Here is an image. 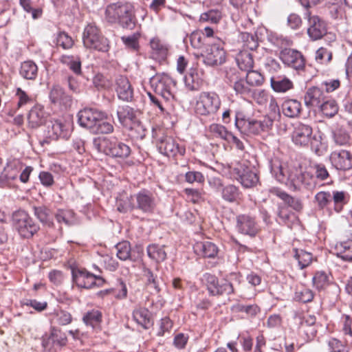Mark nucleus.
<instances>
[{
  "label": "nucleus",
  "instance_id": "nucleus-1",
  "mask_svg": "<svg viewBox=\"0 0 352 352\" xmlns=\"http://www.w3.org/2000/svg\"><path fill=\"white\" fill-rule=\"evenodd\" d=\"M314 169L315 176L309 172H302L296 168L286 170L281 166L277 167V170L272 167V170L278 182L285 183L294 191H302L304 189L314 190L317 186L316 179L324 181L329 177V173L324 164H316Z\"/></svg>",
  "mask_w": 352,
  "mask_h": 352
},
{
  "label": "nucleus",
  "instance_id": "nucleus-2",
  "mask_svg": "<svg viewBox=\"0 0 352 352\" xmlns=\"http://www.w3.org/2000/svg\"><path fill=\"white\" fill-rule=\"evenodd\" d=\"M104 19L109 23L118 24L129 30H133L137 21L134 6L128 1L109 4L105 8Z\"/></svg>",
  "mask_w": 352,
  "mask_h": 352
},
{
  "label": "nucleus",
  "instance_id": "nucleus-3",
  "mask_svg": "<svg viewBox=\"0 0 352 352\" xmlns=\"http://www.w3.org/2000/svg\"><path fill=\"white\" fill-rule=\"evenodd\" d=\"M93 146L97 151L112 158L125 160L131 153L130 146L115 136L94 138Z\"/></svg>",
  "mask_w": 352,
  "mask_h": 352
},
{
  "label": "nucleus",
  "instance_id": "nucleus-4",
  "mask_svg": "<svg viewBox=\"0 0 352 352\" xmlns=\"http://www.w3.org/2000/svg\"><path fill=\"white\" fill-rule=\"evenodd\" d=\"M221 106L219 96L214 91H201L197 96L194 107L197 116L214 120Z\"/></svg>",
  "mask_w": 352,
  "mask_h": 352
},
{
  "label": "nucleus",
  "instance_id": "nucleus-5",
  "mask_svg": "<svg viewBox=\"0 0 352 352\" xmlns=\"http://www.w3.org/2000/svg\"><path fill=\"white\" fill-rule=\"evenodd\" d=\"M292 140L297 146L307 147L310 145L311 150L320 155L322 137L313 134V129L310 125L298 123L292 133Z\"/></svg>",
  "mask_w": 352,
  "mask_h": 352
},
{
  "label": "nucleus",
  "instance_id": "nucleus-6",
  "mask_svg": "<svg viewBox=\"0 0 352 352\" xmlns=\"http://www.w3.org/2000/svg\"><path fill=\"white\" fill-rule=\"evenodd\" d=\"M274 118L272 116H265L260 120L245 118L241 113H237L235 116V126L245 134L258 135L261 132L270 130L273 126Z\"/></svg>",
  "mask_w": 352,
  "mask_h": 352
},
{
  "label": "nucleus",
  "instance_id": "nucleus-7",
  "mask_svg": "<svg viewBox=\"0 0 352 352\" xmlns=\"http://www.w3.org/2000/svg\"><path fill=\"white\" fill-rule=\"evenodd\" d=\"M82 43L87 49L91 50L107 52L109 50V40L94 23L85 26L82 33Z\"/></svg>",
  "mask_w": 352,
  "mask_h": 352
},
{
  "label": "nucleus",
  "instance_id": "nucleus-8",
  "mask_svg": "<svg viewBox=\"0 0 352 352\" xmlns=\"http://www.w3.org/2000/svg\"><path fill=\"white\" fill-rule=\"evenodd\" d=\"M12 226L24 239L32 238L40 229L39 226L24 210H18L13 213Z\"/></svg>",
  "mask_w": 352,
  "mask_h": 352
},
{
  "label": "nucleus",
  "instance_id": "nucleus-9",
  "mask_svg": "<svg viewBox=\"0 0 352 352\" xmlns=\"http://www.w3.org/2000/svg\"><path fill=\"white\" fill-rule=\"evenodd\" d=\"M150 85L156 94L166 101L174 98L173 89L176 86V81L167 74H157L150 78Z\"/></svg>",
  "mask_w": 352,
  "mask_h": 352
},
{
  "label": "nucleus",
  "instance_id": "nucleus-10",
  "mask_svg": "<svg viewBox=\"0 0 352 352\" xmlns=\"http://www.w3.org/2000/svg\"><path fill=\"white\" fill-rule=\"evenodd\" d=\"M157 206L154 194L146 189H142L131 196L129 207L132 210L141 211L144 214H153Z\"/></svg>",
  "mask_w": 352,
  "mask_h": 352
},
{
  "label": "nucleus",
  "instance_id": "nucleus-11",
  "mask_svg": "<svg viewBox=\"0 0 352 352\" xmlns=\"http://www.w3.org/2000/svg\"><path fill=\"white\" fill-rule=\"evenodd\" d=\"M230 172L243 187L250 188L258 182V176L253 168L245 163L238 162L230 167Z\"/></svg>",
  "mask_w": 352,
  "mask_h": 352
},
{
  "label": "nucleus",
  "instance_id": "nucleus-12",
  "mask_svg": "<svg viewBox=\"0 0 352 352\" xmlns=\"http://www.w3.org/2000/svg\"><path fill=\"white\" fill-rule=\"evenodd\" d=\"M224 42L217 38L209 45L204 55V63L209 66L221 65L226 62V52L224 50Z\"/></svg>",
  "mask_w": 352,
  "mask_h": 352
},
{
  "label": "nucleus",
  "instance_id": "nucleus-13",
  "mask_svg": "<svg viewBox=\"0 0 352 352\" xmlns=\"http://www.w3.org/2000/svg\"><path fill=\"white\" fill-rule=\"evenodd\" d=\"M204 280L209 294L212 296L229 295L234 293L232 283L227 280H223L219 283L215 275L206 273L204 274Z\"/></svg>",
  "mask_w": 352,
  "mask_h": 352
},
{
  "label": "nucleus",
  "instance_id": "nucleus-14",
  "mask_svg": "<svg viewBox=\"0 0 352 352\" xmlns=\"http://www.w3.org/2000/svg\"><path fill=\"white\" fill-rule=\"evenodd\" d=\"M72 279L78 287L89 289L95 285H102L104 279L98 275L89 272L85 269L72 270Z\"/></svg>",
  "mask_w": 352,
  "mask_h": 352
},
{
  "label": "nucleus",
  "instance_id": "nucleus-15",
  "mask_svg": "<svg viewBox=\"0 0 352 352\" xmlns=\"http://www.w3.org/2000/svg\"><path fill=\"white\" fill-rule=\"evenodd\" d=\"M78 117L79 124L92 132L97 123L107 118V114L95 108H85L78 112Z\"/></svg>",
  "mask_w": 352,
  "mask_h": 352
},
{
  "label": "nucleus",
  "instance_id": "nucleus-16",
  "mask_svg": "<svg viewBox=\"0 0 352 352\" xmlns=\"http://www.w3.org/2000/svg\"><path fill=\"white\" fill-rule=\"evenodd\" d=\"M280 59L286 66L296 71H304L305 58L302 53L294 49H284L280 53Z\"/></svg>",
  "mask_w": 352,
  "mask_h": 352
},
{
  "label": "nucleus",
  "instance_id": "nucleus-17",
  "mask_svg": "<svg viewBox=\"0 0 352 352\" xmlns=\"http://www.w3.org/2000/svg\"><path fill=\"white\" fill-rule=\"evenodd\" d=\"M308 28L307 34L311 41H318L321 39L327 30V23L325 21L317 15H311L309 12L306 13Z\"/></svg>",
  "mask_w": 352,
  "mask_h": 352
},
{
  "label": "nucleus",
  "instance_id": "nucleus-18",
  "mask_svg": "<svg viewBox=\"0 0 352 352\" xmlns=\"http://www.w3.org/2000/svg\"><path fill=\"white\" fill-rule=\"evenodd\" d=\"M330 162L338 170L346 171L352 169V153L345 149L332 151L329 155Z\"/></svg>",
  "mask_w": 352,
  "mask_h": 352
},
{
  "label": "nucleus",
  "instance_id": "nucleus-19",
  "mask_svg": "<svg viewBox=\"0 0 352 352\" xmlns=\"http://www.w3.org/2000/svg\"><path fill=\"white\" fill-rule=\"evenodd\" d=\"M236 229L244 235L254 236L258 232L255 219L248 214H239L236 217Z\"/></svg>",
  "mask_w": 352,
  "mask_h": 352
},
{
  "label": "nucleus",
  "instance_id": "nucleus-20",
  "mask_svg": "<svg viewBox=\"0 0 352 352\" xmlns=\"http://www.w3.org/2000/svg\"><path fill=\"white\" fill-rule=\"evenodd\" d=\"M157 147L161 153L169 157H175L177 154L184 155L186 153V148L179 146L176 140L170 136L163 138L158 143Z\"/></svg>",
  "mask_w": 352,
  "mask_h": 352
},
{
  "label": "nucleus",
  "instance_id": "nucleus-21",
  "mask_svg": "<svg viewBox=\"0 0 352 352\" xmlns=\"http://www.w3.org/2000/svg\"><path fill=\"white\" fill-rule=\"evenodd\" d=\"M115 90L120 100L124 102L133 100V88L126 76L120 75L116 78Z\"/></svg>",
  "mask_w": 352,
  "mask_h": 352
},
{
  "label": "nucleus",
  "instance_id": "nucleus-22",
  "mask_svg": "<svg viewBox=\"0 0 352 352\" xmlns=\"http://www.w3.org/2000/svg\"><path fill=\"white\" fill-rule=\"evenodd\" d=\"M327 96L326 92L320 88L318 87H309L304 96L305 104L310 109H318Z\"/></svg>",
  "mask_w": 352,
  "mask_h": 352
},
{
  "label": "nucleus",
  "instance_id": "nucleus-23",
  "mask_svg": "<svg viewBox=\"0 0 352 352\" xmlns=\"http://www.w3.org/2000/svg\"><path fill=\"white\" fill-rule=\"evenodd\" d=\"M72 128L69 122L60 120H56L50 122L48 125L49 136L54 139L58 138L68 139L70 136Z\"/></svg>",
  "mask_w": 352,
  "mask_h": 352
},
{
  "label": "nucleus",
  "instance_id": "nucleus-24",
  "mask_svg": "<svg viewBox=\"0 0 352 352\" xmlns=\"http://www.w3.org/2000/svg\"><path fill=\"white\" fill-rule=\"evenodd\" d=\"M118 122L123 128L129 127L130 124L135 121L141 115L140 110L129 105L118 106L116 111Z\"/></svg>",
  "mask_w": 352,
  "mask_h": 352
},
{
  "label": "nucleus",
  "instance_id": "nucleus-25",
  "mask_svg": "<svg viewBox=\"0 0 352 352\" xmlns=\"http://www.w3.org/2000/svg\"><path fill=\"white\" fill-rule=\"evenodd\" d=\"M52 103L60 107H68L72 104V97L58 85H53L49 94Z\"/></svg>",
  "mask_w": 352,
  "mask_h": 352
},
{
  "label": "nucleus",
  "instance_id": "nucleus-26",
  "mask_svg": "<svg viewBox=\"0 0 352 352\" xmlns=\"http://www.w3.org/2000/svg\"><path fill=\"white\" fill-rule=\"evenodd\" d=\"M214 182L217 186L221 187V198L225 201L228 203H235L239 202L242 199L243 193L238 186L233 184H228L223 186L220 179H217Z\"/></svg>",
  "mask_w": 352,
  "mask_h": 352
},
{
  "label": "nucleus",
  "instance_id": "nucleus-27",
  "mask_svg": "<svg viewBox=\"0 0 352 352\" xmlns=\"http://www.w3.org/2000/svg\"><path fill=\"white\" fill-rule=\"evenodd\" d=\"M33 212L36 218L41 222V223H42L43 226L50 228L54 227V214L49 207L45 205L34 206Z\"/></svg>",
  "mask_w": 352,
  "mask_h": 352
},
{
  "label": "nucleus",
  "instance_id": "nucleus-28",
  "mask_svg": "<svg viewBox=\"0 0 352 352\" xmlns=\"http://www.w3.org/2000/svg\"><path fill=\"white\" fill-rule=\"evenodd\" d=\"M195 252L204 258H214L219 252L217 246L210 241H199L194 245Z\"/></svg>",
  "mask_w": 352,
  "mask_h": 352
},
{
  "label": "nucleus",
  "instance_id": "nucleus-29",
  "mask_svg": "<svg viewBox=\"0 0 352 352\" xmlns=\"http://www.w3.org/2000/svg\"><path fill=\"white\" fill-rule=\"evenodd\" d=\"M45 113L43 107L34 105L28 116V124L32 128H37L45 122Z\"/></svg>",
  "mask_w": 352,
  "mask_h": 352
},
{
  "label": "nucleus",
  "instance_id": "nucleus-30",
  "mask_svg": "<svg viewBox=\"0 0 352 352\" xmlns=\"http://www.w3.org/2000/svg\"><path fill=\"white\" fill-rule=\"evenodd\" d=\"M281 107L283 113L291 118L299 117L302 111L301 102L296 99H286Z\"/></svg>",
  "mask_w": 352,
  "mask_h": 352
},
{
  "label": "nucleus",
  "instance_id": "nucleus-31",
  "mask_svg": "<svg viewBox=\"0 0 352 352\" xmlns=\"http://www.w3.org/2000/svg\"><path fill=\"white\" fill-rule=\"evenodd\" d=\"M60 225L59 232L62 233V225L71 226L76 223L75 213L71 210L58 209L54 213V217Z\"/></svg>",
  "mask_w": 352,
  "mask_h": 352
},
{
  "label": "nucleus",
  "instance_id": "nucleus-32",
  "mask_svg": "<svg viewBox=\"0 0 352 352\" xmlns=\"http://www.w3.org/2000/svg\"><path fill=\"white\" fill-rule=\"evenodd\" d=\"M133 320L144 329H147L152 325L151 314L144 307H138L133 311Z\"/></svg>",
  "mask_w": 352,
  "mask_h": 352
},
{
  "label": "nucleus",
  "instance_id": "nucleus-33",
  "mask_svg": "<svg viewBox=\"0 0 352 352\" xmlns=\"http://www.w3.org/2000/svg\"><path fill=\"white\" fill-rule=\"evenodd\" d=\"M270 83L272 89L277 93H285L294 87L292 81L285 76H273Z\"/></svg>",
  "mask_w": 352,
  "mask_h": 352
},
{
  "label": "nucleus",
  "instance_id": "nucleus-34",
  "mask_svg": "<svg viewBox=\"0 0 352 352\" xmlns=\"http://www.w3.org/2000/svg\"><path fill=\"white\" fill-rule=\"evenodd\" d=\"M38 67L32 60L23 61L19 69L20 76L26 80H34L38 76Z\"/></svg>",
  "mask_w": 352,
  "mask_h": 352
},
{
  "label": "nucleus",
  "instance_id": "nucleus-35",
  "mask_svg": "<svg viewBox=\"0 0 352 352\" xmlns=\"http://www.w3.org/2000/svg\"><path fill=\"white\" fill-rule=\"evenodd\" d=\"M60 62L67 65L76 75L82 74L81 60L79 56L63 54L60 57Z\"/></svg>",
  "mask_w": 352,
  "mask_h": 352
},
{
  "label": "nucleus",
  "instance_id": "nucleus-36",
  "mask_svg": "<svg viewBox=\"0 0 352 352\" xmlns=\"http://www.w3.org/2000/svg\"><path fill=\"white\" fill-rule=\"evenodd\" d=\"M124 129L129 131V135L131 138L135 140L144 139L147 131L146 126L140 120V117L130 124L129 127H126Z\"/></svg>",
  "mask_w": 352,
  "mask_h": 352
},
{
  "label": "nucleus",
  "instance_id": "nucleus-37",
  "mask_svg": "<svg viewBox=\"0 0 352 352\" xmlns=\"http://www.w3.org/2000/svg\"><path fill=\"white\" fill-rule=\"evenodd\" d=\"M236 60L241 70L247 72L253 68L254 59L252 54L245 50H243L237 54Z\"/></svg>",
  "mask_w": 352,
  "mask_h": 352
},
{
  "label": "nucleus",
  "instance_id": "nucleus-38",
  "mask_svg": "<svg viewBox=\"0 0 352 352\" xmlns=\"http://www.w3.org/2000/svg\"><path fill=\"white\" fill-rule=\"evenodd\" d=\"M165 246L157 244H151L146 248L148 257L156 263L164 261L166 258Z\"/></svg>",
  "mask_w": 352,
  "mask_h": 352
},
{
  "label": "nucleus",
  "instance_id": "nucleus-39",
  "mask_svg": "<svg viewBox=\"0 0 352 352\" xmlns=\"http://www.w3.org/2000/svg\"><path fill=\"white\" fill-rule=\"evenodd\" d=\"M332 201L333 204V210L336 213H340L342 211L344 206L348 201V195L344 191L333 190L331 193Z\"/></svg>",
  "mask_w": 352,
  "mask_h": 352
},
{
  "label": "nucleus",
  "instance_id": "nucleus-40",
  "mask_svg": "<svg viewBox=\"0 0 352 352\" xmlns=\"http://www.w3.org/2000/svg\"><path fill=\"white\" fill-rule=\"evenodd\" d=\"M184 82L189 90L195 91L199 89L201 80L199 78L197 70L195 68H190L184 77Z\"/></svg>",
  "mask_w": 352,
  "mask_h": 352
},
{
  "label": "nucleus",
  "instance_id": "nucleus-41",
  "mask_svg": "<svg viewBox=\"0 0 352 352\" xmlns=\"http://www.w3.org/2000/svg\"><path fill=\"white\" fill-rule=\"evenodd\" d=\"M318 109L327 118H332L338 113V107L335 100L327 96Z\"/></svg>",
  "mask_w": 352,
  "mask_h": 352
},
{
  "label": "nucleus",
  "instance_id": "nucleus-42",
  "mask_svg": "<svg viewBox=\"0 0 352 352\" xmlns=\"http://www.w3.org/2000/svg\"><path fill=\"white\" fill-rule=\"evenodd\" d=\"M150 46L153 51V54L157 58L164 60L168 54V47L166 45L162 43L159 38H153L150 41Z\"/></svg>",
  "mask_w": 352,
  "mask_h": 352
},
{
  "label": "nucleus",
  "instance_id": "nucleus-43",
  "mask_svg": "<svg viewBox=\"0 0 352 352\" xmlns=\"http://www.w3.org/2000/svg\"><path fill=\"white\" fill-rule=\"evenodd\" d=\"M294 258L298 261V265L300 269L302 270L308 267L311 263L313 261V256L311 253L297 248H294Z\"/></svg>",
  "mask_w": 352,
  "mask_h": 352
},
{
  "label": "nucleus",
  "instance_id": "nucleus-44",
  "mask_svg": "<svg viewBox=\"0 0 352 352\" xmlns=\"http://www.w3.org/2000/svg\"><path fill=\"white\" fill-rule=\"evenodd\" d=\"M243 50L254 51L258 47V38L256 34L243 32L241 34Z\"/></svg>",
  "mask_w": 352,
  "mask_h": 352
},
{
  "label": "nucleus",
  "instance_id": "nucleus-45",
  "mask_svg": "<svg viewBox=\"0 0 352 352\" xmlns=\"http://www.w3.org/2000/svg\"><path fill=\"white\" fill-rule=\"evenodd\" d=\"M148 96L151 101V104L155 107L158 108V109L162 113H170L168 107L170 106L169 102L170 101L164 100L163 98L160 97V96H155L150 92L148 93Z\"/></svg>",
  "mask_w": 352,
  "mask_h": 352
},
{
  "label": "nucleus",
  "instance_id": "nucleus-46",
  "mask_svg": "<svg viewBox=\"0 0 352 352\" xmlns=\"http://www.w3.org/2000/svg\"><path fill=\"white\" fill-rule=\"evenodd\" d=\"M82 320L86 325L94 328L102 321V313L98 310L92 309L83 316Z\"/></svg>",
  "mask_w": 352,
  "mask_h": 352
},
{
  "label": "nucleus",
  "instance_id": "nucleus-47",
  "mask_svg": "<svg viewBox=\"0 0 352 352\" xmlns=\"http://www.w3.org/2000/svg\"><path fill=\"white\" fill-rule=\"evenodd\" d=\"M314 202L317 207L323 210L332 202V197L329 191H320L314 196Z\"/></svg>",
  "mask_w": 352,
  "mask_h": 352
},
{
  "label": "nucleus",
  "instance_id": "nucleus-48",
  "mask_svg": "<svg viewBox=\"0 0 352 352\" xmlns=\"http://www.w3.org/2000/svg\"><path fill=\"white\" fill-rule=\"evenodd\" d=\"M140 38V34L139 32H134L129 36H123L121 37V40L125 45L126 47L133 52L139 50V39Z\"/></svg>",
  "mask_w": 352,
  "mask_h": 352
},
{
  "label": "nucleus",
  "instance_id": "nucleus-49",
  "mask_svg": "<svg viewBox=\"0 0 352 352\" xmlns=\"http://www.w3.org/2000/svg\"><path fill=\"white\" fill-rule=\"evenodd\" d=\"M116 255L122 261L132 260L131 245L128 241H122L116 245Z\"/></svg>",
  "mask_w": 352,
  "mask_h": 352
},
{
  "label": "nucleus",
  "instance_id": "nucleus-50",
  "mask_svg": "<svg viewBox=\"0 0 352 352\" xmlns=\"http://www.w3.org/2000/svg\"><path fill=\"white\" fill-rule=\"evenodd\" d=\"M143 276L146 279V284L148 287L153 288L155 293H159L161 290L157 276L154 274L153 272L147 267L143 269Z\"/></svg>",
  "mask_w": 352,
  "mask_h": 352
},
{
  "label": "nucleus",
  "instance_id": "nucleus-51",
  "mask_svg": "<svg viewBox=\"0 0 352 352\" xmlns=\"http://www.w3.org/2000/svg\"><path fill=\"white\" fill-rule=\"evenodd\" d=\"M208 132L215 138L222 140H227L231 136V133L227 131L226 128L219 124H212L208 127Z\"/></svg>",
  "mask_w": 352,
  "mask_h": 352
},
{
  "label": "nucleus",
  "instance_id": "nucleus-52",
  "mask_svg": "<svg viewBox=\"0 0 352 352\" xmlns=\"http://www.w3.org/2000/svg\"><path fill=\"white\" fill-rule=\"evenodd\" d=\"M333 138L335 143L340 146L349 144L351 140L348 131L342 127L338 128L333 131Z\"/></svg>",
  "mask_w": 352,
  "mask_h": 352
},
{
  "label": "nucleus",
  "instance_id": "nucleus-53",
  "mask_svg": "<svg viewBox=\"0 0 352 352\" xmlns=\"http://www.w3.org/2000/svg\"><path fill=\"white\" fill-rule=\"evenodd\" d=\"M49 339H52V342L60 346L66 345L67 339L65 334L54 327L51 328L49 335Z\"/></svg>",
  "mask_w": 352,
  "mask_h": 352
},
{
  "label": "nucleus",
  "instance_id": "nucleus-54",
  "mask_svg": "<svg viewBox=\"0 0 352 352\" xmlns=\"http://www.w3.org/2000/svg\"><path fill=\"white\" fill-rule=\"evenodd\" d=\"M264 82L263 76L258 72L252 69L247 71L246 82L250 86H261Z\"/></svg>",
  "mask_w": 352,
  "mask_h": 352
},
{
  "label": "nucleus",
  "instance_id": "nucleus-55",
  "mask_svg": "<svg viewBox=\"0 0 352 352\" xmlns=\"http://www.w3.org/2000/svg\"><path fill=\"white\" fill-rule=\"evenodd\" d=\"M332 56L331 51L326 47H320L316 52L315 59L320 64L328 65L331 61Z\"/></svg>",
  "mask_w": 352,
  "mask_h": 352
},
{
  "label": "nucleus",
  "instance_id": "nucleus-56",
  "mask_svg": "<svg viewBox=\"0 0 352 352\" xmlns=\"http://www.w3.org/2000/svg\"><path fill=\"white\" fill-rule=\"evenodd\" d=\"M313 284L318 290L324 289L329 285V277L324 272H318L312 278Z\"/></svg>",
  "mask_w": 352,
  "mask_h": 352
},
{
  "label": "nucleus",
  "instance_id": "nucleus-57",
  "mask_svg": "<svg viewBox=\"0 0 352 352\" xmlns=\"http://www.w3.org/2000/svg\"><path fill=\"white\" fill-rule=\"evenodd\" d=\"M15 95L18 98L17 107L19 109L34 103L33 98L20 87L16 88Z\"/></svg>",
  "mask_w": 352,
  "mask_h": 352
},
{
  "label": "nucleus",
  "instance_id": "nucleus-58",
  "mask_svg": "<svg viewBox=\"0 0 352 352\" xmlns=\"http://www.w3.org/2000/svg\"><path fill=\"white\" fill-rule=\"evenodd\" d=\"M56 45L65 50H69L74 45V40L65 32H60L56 38Z\"/></svg>",
  "mask_w": 352,
  "mask_h": 352
},
{
  "label": "nucleus",
  "instance_id": "nucleus-59",
  "mask_svg": "<svg viewBox=\"0 0 352 352\" xmlns=\"http://www.w3.org/2000/svg\"><path fill=\"white\" fill-rule=\"evenodd\" d=\"M235 310L238 312L245 313L248 316L254 317L260 312L259 307L256 305L238 304L235 306Z\"/></svg>",
  "mask_w": 352,
  "mask_h": 352
},
{
  "label": "nucleus",
  "instance_id": "nucleus-60",
  "mask_svg": "<svg viewBox=\"0 0 352 352\" xmlns=\"http://www.w3.org/2000/svg\"><path fill=\"white\" fill-rule=\"evenodd\" d=\"M55 322L58 325L65 326L72 322L73 318L70 313L65 310H60L54 314Z\"/></svg>",
  "mask_w": 352,
  "mask_h": 352
},
{
  "label": "nucleus",
  "instance_id": "nucleus-61",
  "mask_svg": "<svg viewBox=\"0 0 352 352\" xmlns=\"http://www.w3.org/2000/svg\"><path fill=\"white\" fill-rule=\"evenodd\" d=\"M314 296V293L311 289L302 288L295 292L294 298L299 302L307 303L312 301Z\"/></svg>",
  "mask_w": 352,
  "mask_h": 352
},
{
  "label": "nucleus",
  "instance_id": "nucleus-62",
  "mask_svg": "<svg viewBox=\"0 0 352 352\" xmlns=\"http://www.w3.org/2000/svg\"><path fill=\"white\" fill-rule=\"evenodd\" d=\"M342 250L338 253V256L346 261L352 262V241H345L340 244Z\"/></svg>",
  "mask_w": 352,
  "mask_h": 352
},
{
  "label": "nucleus",
  "instance_id": "nucleus-63",
  "mask_svg": "<svg viewBox=\"0 0 352 352\" xmlns=\"http://www.w3.org/2000/svg\"><path fill=\"white\" fill-rule=\"evenodd\" d=\"M267 40L273 45L278 47H283L288 45L289 40L276 32H270L267 35Z\"/></svg>",
  "mask_w": 352,
  "mask_h": 352
},
{
  "label": "nucleus",
  "instance_id": "nucleus-64",
  "mask_svg": "<svg viewBox=\"0 0 352 352\" xmlns=\"http://www.w3.org/2000/svg\"><path fill=\"white\" fill-rule=\"evenodd\" d=\"M279 219L288 227H292V225L298 221L296 216L294 213L289 212L284 209H280L278 213Z\"/></svg>",
  "mask_w": 352,
  "mask_h": 352
}]
</instances>
